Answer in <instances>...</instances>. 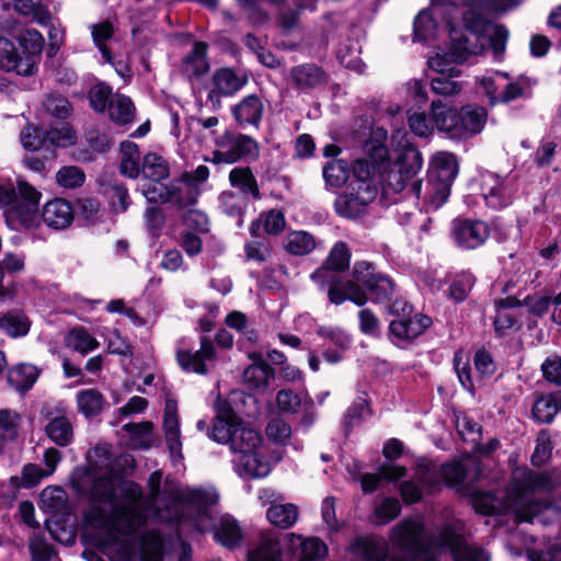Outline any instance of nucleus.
<instances>
[{
  "label": "nucleus",
  "instance_id": "nucleus-33",
  "mask_svg": "<svg viewBox=\"0 0 561 561\" xmlns=\"http://www.w3.org/2000/svg\"><path fill=\"white\" fill-rule=\"evenodd\" d=\"M48 438L59 447H66L73 440V427L65 415L51 417L45 426Z\"/></svg>",
  "mask_w": 561,
  "mask_h": 561
},
{
  "label": "nucleus",
  "instance_id": "nucleus-17",
  "mask_svg": "<svg viewBox=\"0 0 561 561\" xmlns=\"http://www.w3.org/2000/svg\"><path fill=\"white\" fill-rule=\"evenodd\" d=\"M289 81L295 89L309 92L324 87L329 81V75L320 66L306 62L290 68Z\"/></svg>",
  "mask_w": 561,
  "mask_h": 561
},
{
  "label": "nucleus",
  "instance_id": "nucleus-3",
  "mask_svg": "<svg viewBox=\"0 0 561 561\" xmlns=\"http://www.w3.org/2000/svg\"><path fill=\"white\" fill-rule=\"evenodd\" d=\"M423 525L417 520L405 519L390 534L391 543L410 556H389V547L382 538H358L352 545V551L364 561H489V553L471 546L450 527H445L433 538L431 547L423 545Z\"/></svg>",
  "mask_w": 561,
  "mask_h": 561
},
{
  "label": "nucleus",
  "instance_id": "nucleus-18",
  "mask_svg": "<svg viewBox=\"0 0 561 561\" xmlns=\"http://www.w3.org/2000/svg\"><path fill=\"white\" fill-rule=\"evenodd\" d=\"M36 64L31 56H22L15 45L5 37L0 36V68L20 76H31Z\"/></svg>",
  "mask_w": 561,
  "mask_h": 561
},
{
  "label": "nucleus",
  "instance_id": "nucleus-6",
  "mask_svg": "<svg viewBox=\"0 0 561 561\" xmlns=\"http://www.w3.org/2000/svg\"><path fill=\"white\" fill-rule=\"evenodd\" d=\"M41 196L35 187L22 180L18 181L16 188L0 186V208L8 226L13 230L35 229L39 225Z\"/></svg>",
  "mask_w": 561,
  "mask_h": 561
},
{
  "label": "nucleus",
  "instance_id": "nucleus-7",
  "mask_svg": "<svg viewBox=\"0 0 561 561\" xmlns=\"http://www.w3.org/2000/svg\"><path fill=\"white\" fill-rule=\"evenodd\" d=\"M431 113L436 128L451 139L471 138L482 131L488 113L482 106L466 105L459 111L442 101H433Z\"/></svg>",
  "mask_w": 561,
  "mask_h": 561
},
{
  "label": "nucleus",
  "instance_id": "nucleus-10",
  "mask_svg": "<svg viewBox=\"0 0 561 561\" xmlns=\"http://www.w3.org/2000/svg\"><path fill=\"white\" fill-rule=\"evenodd\" d=\"M217 149L213 151L209 161L220 164H231L244 157H257L256 141L245 135L225 131L215 140Z\"/></svg>",
  "mask_w": 561,
  "mask_h": 561
},
{
  "label": "nucleus",
  "instance_id": "nucleus-35",
  "mask_svg": "<svg viewBox=\"0 0 561 561\" xmlns=\"http://www.w3.org/2000/svg\"><path fill=\"white\" fill-rule=\"evenodd\" d=\"M76 401L79 412L88 419L99 415L105 404L104 396L93 388L78 391Z\"/></svg>",
  "mask_w": 561,
  "mask_h": 561
},
{
  "label": "nucleus",
  "instance_id": "nucleus-8",
  "mask_svg": "<svg viewBox=\"0 0 561 561\" xmlns=\"http://www.w3.org/2000/svg\"><path fill=\"white\" fill-rule=\"evenodd\" d=\"M423 159L415 148H405L398 159L387 165L382 173L385 188L399 193L412 182L422 169Z\"/></svg>",
  "mask_w": 561,
  "mask_h": 561
},
{
  "label": "nucleus",
  "instance_id": "nucleus-5",
  "mask_svg": "<svg viewBox=\"0 0 561 561\" xmlns=\"http://www.w3.org/2000/svg\"><path fill=\"white\" fill-rule=\"evenodd\" d=\"M350 264L348 248L344 242H337L331 250L325 264L311 274V279L320 289L328 288L329 300L334 305H341L350 300L357 306H364L368 296L354 282L341 280L339 272L344 271Z\"/></svg>",
  "mask_w": 561,
  "mask_h": 561
},
{
  "label": "nucleus",
  "instance_id": "nucleus-62",
  "mask_svg": "<svg viewBox=\"0 0 561 561\" xmlns=\"http://www.w3.org/2000/svg\"><path fill=\"white\" fill-rule=\"evenodd\" d=\"M476 278L471 273L457 275L449 287V297L457 302L463 301L474 285Z\"/></svg>",
  "mask_w": 561,
  "mask_h": 561
},
{
  "label": "nucleus",
  "instance_id": "nucleus-32",
  "mask_svg": "<svg viewBox=\"0 0 561 561\" xmlns=\"http://www.w3.org/2000/svg\"><path fill=\"white\" fill-rule=\"evenodd\" d=\"M108 115L118 125H128L134 122L136 107L131 99L125 94L115 93L110 101Z\"/></svg>",
  "mask_w": 561,
  "mask_h": 561
},
{
  "label": "nucleus",
  "instance_id": "nucleus-44",
  "mask_svg": "<svg viewBox=\"0 0 561 561\" xmlns=\"http://www.w3.org/2000/svg\"><path fill=\"white\" fill-rule=\"evenodd\" d=\"M407 473L404 467L397 465H385L380 467L378 474L367 473L362 477L360 483L364 492H373L377 489L381 478L396 481L403 478Z\"/></svg>",
  "mask_w": 561,
  "mask_h": 561
},
{
  "label": "nucleus",
  "instance_id": "nucleus-27",
  "mask_svg": "<svg viewBox=\"0 0 561 561\" xmlns=\"http://www.w3.org/2000/svg\"><path fill=\"white\" fill-rule=\"evenodd\" d=\"M243 539V529L231 515H222L215 526V540L228 548H237Z\"/></svg>",
  "mask_w": 561,
  "mask_h": 561
},
{
  "label": "nucleus",
  "instance_id": "nucleus-30",
  "mask_svg": "<svg viewBox=\"0 0 561 561\" xmlns=\"http://www.w3.org/2000/svg\"><path fill=\"white\" fill-rule=\"evenodd\" d=\"M207 45L197 42L193 46V50L185 56L182 62V71L188 78H198L207 72L209 65L206 59Z\"/></svg>",
  "mask_w": 561,
  "mask_h": 561
},
{
  "label": "nucleus",
  "instance_id": "nucleus-21",
  "mask_svg": "<svg viewBox=\"0 0 561 561\" xmlns=\"http://www.w3.org/2000/svg\"><path fill=\"white\" fill-rule=\"evenodd\" d=\"M42 219L51 229H66L75 219L73 207L64 198L51 199L44 205Z\"/></svg>",
  "mask_w": 561,
  "mask_h": 561
},
{
  "label": "nucleus",
  "instance_id": "nucleus-2",
  "mask_svg": "<svg viewBox=\"0 0 561 561\" xmlns=\"http://www.w3.org/2000/svg\"><path fill=\"white\" fill-rule=\"evenodd\" d=\"M431 9L422 10L414 20V38L426 42L436 37V19L444 20L449 31L454 60L465 61L491 48L500 58L505 49L508 31L503 25H490L465 0H431Z\"/></svg>",
  "mask_w": 561,
  "mask_h": 561
},
{
  "label": "nucleus",
  "instance_id": "nucleus-36",
  "mask_svg": "<svg viewBox=\"0 0 561 561\" xmlns=\"http://www.w3.org/2000/svg\"><path fill=\"white\" fill-rule=\"evenodd\" d=\"M140 171L147 181L145 184L162 183L170 174L167 161L156 153H148L144 157Z\"/></svg>",
  "mask_w": 561,
  "mask_h": 561
},
{
  "label": "nucleus",
  "instance_id": "nucleus-11",
  "mask_svg": "<svg viewBox=\"0 0 561 561\" xmlns=\"http://www.w3.org/2000/svg\"><path fill=\"white\" fill-rule=\"evenodd\" d=\"M352 276L353 278L348 282H354L365 294L367 290L373 301L388 300L394 291L393 282L387 275L377 272L375 266L368 262H356Z\"/></svg>",
  "mask_w": 561,
  "mask_h": 561
},
{
  "label": "nucleus",
  "instance_id": "nucleus-23",
  "mask_svg": "<svg viewBox=\"0 0 561 561\" xmlns=\"http://www.w3.org/2000/svg\"><path fill=\"white\" fill-rule=\"evenodd\" d=\"M237 473L244 479L248 478H264L271 471V466L259 451L247 453L237 456L233 460Z\"/></svg>",
  "mask_w": 561,
  "mask_h": 561
},
{
  "label": "nucleus",
  "instance_id": "nucleus-37",
  "mask_svg": "<svg viewBox=\"0 0 561 561\" xmlns=\"http://www.w3.org/2000/svg\"><path fill=\"white\" fill-rule=\"evenodd\" d=\"M286 226V219L280 210L272 209L261 215V217L253 221L250 227V232L253 236H261V230L268 234L280 233Z\"/></svg>",
  "mask_w": 561,
  "mask_h": 561
},
{
  "label": "nucleus",
  "instance_id": "nucleus-9",
  "mask_svg": "<svg viewBox=\"0 0 561 561\" xmlns=\"http://www.w3.org/2000/svg\"><path fill=\"white\" fill-rule=\"evenodd\" d=\"M140 191L151 204L172 203L179 207H186L195 204L197 199L196 188L184 179L181 181H172L169 184H141Z\"/></svg>",
  "mask_w": 561,
  "mask_h": 561
},
{
  "label": "nucleus",
  "instance_id": "nucleus-4",
  "mask_svg": "<svg viewBox=\"0 0 561 561\" xmlns=\"http://www.w3.org/2000/svg\"><path fill=\"white\" fill-rule=\"evenodd\" d=\"M552 488L546 473H536L529 469H516L513 472L503 506L518 523L533 519L548 507V502L535 497L539 491Z\"/></svg>",
  "mask_w": 561,
  "mask_h": 561
},
{
  "label": "nucleus",
  "instance_id": "nucleus-13",
  "mask_svg": "<svg viewBox=\"0 0 561 561\" xmlns=\"http://www.w3.org/2000/svg\"><path fill=\"white\" fill-rule=\"evenodd\" d=\"M480 191L485 205L489 208L499 210L512 203L517 192V185L515 178L511 175L502 178L486 172L481 174Z\"/></svg>",
  "mask_w": 561,
  "mask_h": 561
},
{
  "label": "nucleus",
  "instance_id": "nucleus-40",
  "mask_svg": "<svg viewBox=\"0 0 561 561\" xmlns=\"http://www.w3.org/2000/svg\"><path fill=\"white\" fill-rule=\"evenodd\" d=\"M266 517L274 526L287 529L297 522L298 507L291 503L272 504L266 511Z\"/></svg>",
  "mask_w": 561,
  "mask_h": 561
},
{
  "label": "nucleus",
  "instance_id": "nucleus-56",
  "mask_svg": "<svg viewBox=\"0 0 561 561\" xmlns=\"http://www.w3.org/2000/svg\"><path fill=\"white\" fill-rule=\"evenodd\" d=\"M20 44L23 47L22 56H31L33 61L36 62L37 55L44 46V37L34 28L26 30L20 36Z\"/></svg>",
  "mask_w": 561,
  "mask_h": 561
},
{
  "label": "nucleus",
  "instance_id": "nucleus-12",
  "mask_svg": "<svg viewBox=\"0 0 561 561\" xmlns=\"http://www.w3.org/2000/svg\"><path fill=\"white\" fill-rule=\"evenodd\" d=\"M453 58L451 50L447 54L437 53L434 57L430 58L427 64L430 68L437 75L432 78L431 87L434 93L440 95L458 94L462 85L455 79L460 76V70L455 64H459Z\"/></svg>",
  "mask_w": 561,
  "mask_h": 561
},
{
  "label": "nucleus",
  "instance_id": "nucleus-1",
  "mask_svg": "<svg viewBox=\"0 0 561 561\" xmlns=\"http://www.w3.org/2000/svg\"><path fill=\"white\" fill-rule=\"evenodd\" d=\"M94 454L104 458L95 461L73 485L79 492L90 494L92 504L85 519L96 530L95 546L111 561H130L136 557L135 531L149 517L164 523L179 522L182 527L187 524L197 531L210 528L208 506L218 500L216 489L181 488L168 497L161 496L162 473L154 471L148 479L149 500H145L138 484L118 481L105 447L96 446Z\"/></svg>",
  "mask_w": 561,
  "mask_h": 561
},
{
  "label": "nucleus",
  "instance_id": "nucleus-59",
  "mask_svg": "<svg viewBox=\"0 0 561 561\" xmlns=\"http://www.w3.org/2000/svg\"><path fill=\"white\" fill-rule=\"evenodd\" d=\"M220 207L230 217H238V226L242 225L241 216L243 214L245 202L233 192H224L219 196Z\"/></svg>",
  "mask_w": 561,
  "mask_h": 561
},
{
  "label": "nucleus",
  "instance_id": "nucleus-16",
  "mask_svg": "<svg viewBox=\"0 0 561 561\" xmlns=\"http://www.w3.org/2000/svg\"><path fill=\"white\" fill-rule=\"evenodd\" d=\"M455 242L463 249L482 245L490 236L488 225L482 220L455 219L451 226Z\"/></svg>",
  "mask_w": 561,
  "mask_h": 561
},
{
  "label": "nucleus",
  "instance_id": "nucleus-24",
  "mask_svg": "<svg viewBox=\"0 0 561 561\" xmlns=\"http://www.w3.org/2000/svg\"><path fill=\"white\" fill-rule=\"evenodd\" d=\"M239 423L240 420L231 408H220L207 435L215 442L229 444L232 438V432H234Z\"/></svg>",
  "mask_w": 561,
  "mask_h": 561
},
{
  "label": "nucleus",
  "instance_id": "nucleus-45",
  "mask_svg": "<svg viewBox=\"0 0 561 561\" xmlns=\"http://www.w3.org/2000/svg\"><path fill=\"white\" fill-rule=\"evenodd\" d=\"M273 374V369L263 359H259L244 369L243 379L249 388L260 390L267 387Z\"/></svg>",
  "mask_w": 561,
  "mask_h": 561
},
{
  "label": "nucleus",
  "instance_id": "nucleus-15",
  "mask_svg": "<svg viewBox=\"0 0 561 561\" xmlns=\"http://www.w3.org/2000/svg\"><path fill=\"white\" fill-rule=\"evenodd\" d=\"M176 359L183 370L206 375L216 363V351L213 342L203 336L199 350L192 352L191 350L179 348Z\"/></svg>",
  "mask_w": 561,
  "mask_h": 561
},
{
  "label": "nucleus",
  "instance_id": "nucleus-41",
  "mask_svg": "<svg viewBox=\"0 0 561 561\" xmlns=\"http://www.w3.org/2000/svg\"><path fill=\"white\" fill-rule=\"evenodd\" d=\"M140 152L138 146L129 140L121 144V173L130 179H136L140 174L139 167Z\"/></svg>",
  "mask_w": 561,
  "mask_h": 561
},
{
  "label": "nucleus",
  "instance_id": "nucleus-20",
  "mask_svg": "<svg viewBox=\"0 0 561 561\" xmlns=\"http://www.w3.org/2000/svg\"><path fill=\"white\" fill-rule=\"evenodd\" d=\"M213 88L209 91L211 100L221 96H231L240 91L248 82V77L236 72L230 68H220L211 78Z\"/></svg>",
  "mask_w": 561,
  "mask_h": 561
},
{
  "label": "nucleus",
  "instance_id": "nucleus-47",
  "mask_svg": "<svg viewBox=\"0 0 561 561\" xmlns=\"http://www.w3.org/2000/svg\"><path fill=\"white\" fill-rule=\"evenodd\" d=\"M247 561H282L278 539L271 535L263 536L259 547L249 551Z\"/></svg>",
  "mask_w": 561,
  "mask_h": 561
},
{
  "label": "nucleus",
  "instance_id": "nucleus-14",
  "mask_svg": "<svg viewBox=\"0 0 561 561\" xmlns=\"http://www.w3.org/2000/svg\"><path fill=\"white\" fill-rule=\"evenodd\" d=\"M376 186H370L365 182L358 185L348 183L344 194L335 199L334 207L340 216L355 218L365 211L367 205L376 198Z\"/></svg>",
  "mask_w": 561,
  "mask_h": 561
},
{
  "label": "nucleus",
  "instance_id": "nucleus-57",
  "mask_svg": "<svg viewBox=\"0 0 561 561\" xmlns=\"http://www.w3.org/2000/svg\"><path fill=\"white\" fill-rule=\"evenodd\" d=\"M507 79L508 75L502 71H495L492 75L484 76L480 79V85L482 87L491 105L500 103V93L497 90L502 88V81Z\"/></svg>",
  "mask_w": 561,
  "mask_h": 561
},
{
  "label": "nucleus",
  "instance_id": "nucleus-55",
  "mask_svg": "<svg viewBox=\"0 0 561 561\" xmlns=\"http://www.w3.org/2000/svg\"><path fill=\"white\" fill-rule=\"evenodd\" d=\"M67 503V494L60 486H47L41 493L42 507L50 511H61Z\"/></svg>",
  "mask_w": 561,
  "mask_h": 561
},
{
  "label": "nucleus",
  "instance_id": "nucleus-19",
  "mask_svg": "<svg viewBox=\"0 0 561 561\" xmlns=\"http://www.w3.org/2000/svg\"><path fill=\"white\" fill-rule=\"evenodd\" d=\"M287 548L297 561H320L328 553L327 545L317 537L304 538L290 533L286 536Z\"/></svg>",
  "mask_w": 561,
  "mask_h": 561
},
{
  "label": "nucleus",
  "instance_id": "nucleus-63",
  "mask_svg": "<svg viewBox=\"0 0 561 561\" xmlns=\"http://www.w3.org/2000/svg\"><path fill=\"white\" fill-rule=\"evenodd\" d=\"M114 94L108 85L104 83L94 84L88 94L91 107L100 113L107 110L111 98Z\"/></svg>",
  "mask_w": 561,
  "mask_h": 561
},
{
  "label": "nucleus",
  "instance_id": "nucleus-34",
  "mask_svg": "<svg viewBox=\"0 0 561 561\" xmlns=\"http://www.w3.org/2000/svg\"><path fill=\"white\" fill-rule=\"evenodd\" d=\"M317 247L314 237L304 230L288 232L284 239V248L291 255H307Z\"/></svg>",
  "mask_w": 561,
  "mask_h": 561
},
{
  "label": "nucleus",
  "instance_id": "nucleus-29",
  "mask_svg": "<svg viewBox=\"0 0 561 561\" xmlns=\"http://www.w3.org/2000/svg\"><path fill=\"white\" fill-rule=\"evenodd\" d=\"M261 443L262 437L260 433L240 422L234 432H232V438L229 444L231 451L237 456H241L255 451L261 446Z\"/></svg>",
  "mask_w": 561,
  "mask_h": 561
},
{
  "label": "nucleus",
  "instance_id": "nucleus-46",
  "mask_svg": "<svg viewBox=\"0 0 561 561\" xmlns=\"http://www.w3.org/2000/svg\"><path fill=\"white\" fill-rule=\"evenodd\" d=\"M451 184L428 178L423 201L428 209H438L449 197Z\"/></svg>",
  "mask_w": 561,
  "mask_h": 561
},
{
  "label": "nucleus",
  "instance_id": "nucleus-22",
  "mask_svg": "<svg viewBox=\"0 0 561 561\" xmlns=\"http://www.w3.org/2000/svg\"><path fill=\"white\" fill-rule=\"evenodd\" d=\"M163 430L171 457L174 459H182L180 422L176 413V403L173 400H167L165 402Z\"/></svg>",
  "mask_w": 561,
  "mask_h": 561
},
{
  "label": "nucleus",
  "instance_id": "nucleus-50",
  "mask_svg": "<svg viewBox=\"0 0 561 561\" xmlns=\"http://www.w3.org/2000/svg\"><path fill=\"white\" fill-rule=\"evenodd\" d=\"M536 81L526 76H519L515 81L505 84L500 92V102L510 103L518 98H528Z\"/></svg>",
  "mask_w": 561,
  "mask_h": 561
},
{
  "label": "nucleus",
  "instance_id": "nucleus-52",
  "mask_svg": "<svg viewBox=\"0 0 561 561\" xmlns=\"http://www.w3.org/2000/svg\"><path fill=\"white\" fill-rule=\"evenodd\" d=\"M14 10L24 15L31 16L41 25H46L50 21L48 9L42 3H35L33 0H12Z\"/></svg>",
  "mask_w": 561,
  "mask_h": 561
},
{
  "label": "nucleus",
  "instance_id": "nucleus-38",
  "mask_svg": "<svg viewBox=\"0 0 561 561\" xmlns=\"http://www.w3.org/2000/svg\"><path fill=\"white\" fill-rule=\"evenodd\" d=\"M39 375L31 364H20L8 373V382L18 391L25 392L33 387Z\"/></svg>",
  "mask_w": 561,
  "mask_h": 561
},
{
  "label": "nucleus",
  "instance_id": "nucleus-42",
  "mask_svg": "<svg viewBox=\"0 0 561 561\" xmlns=\"http://www.w3.org/2000/svg\"><path fill=\"white\" fill-rule=\"evenodd\" d=\"M229 181L241 193L250 195L253 199H260L261 194L255 176L250 168H234L229 173Z\"/></svg>",
  "mask_w": 561,
  "mask_h": 561
},
{
  "label": "nucleus",
  "instance_id": "nucleus-54",
  "mask_svg": "<svg viewBox=\"0 0 561 561\" xmlns=\"http://www.w3.org/2000/svg\"><path fill=\"white\" fill-rule=\"evenodd\" d=\"M350 170L344 160H331L323 167V178L328 185L339 187L348 179Z\"/></svg>",
  "mask_w": 561,
  "mask_h": 561
},
{
  "label": "nucleus",
  "instance_id": "nucleus-48",
  "mask_svg": "<svg viewBox=\"0 0 561 561\" xmlns=\"http://www.w3.org/2000/svg\"><path fill=\"white\" fill-rule=\"evenodd\" d=\"M139 553L141 561H162L163 540L154 530L145 533L140 539Z\"/></svg>",
  "mask_w": 561,
  "mask_h": 561
},
{
  "label": "nucleus",
  "instance_id": "nucleus-51",
  "mask_svg": "<svg viewBox=\"0 0 561 561\" xmlns=\"http://www.w3.org/2000/svg\"><path fill=\"white\" fill-rule=\"evenodd\" d=\"M360 47L357 42L348 41L347 43L341 44L336 56L340 62L358 73H362L365 69V65L359 58Z\"/></svg>",
  "mask_w": 561,
  "mask_h": 561
},
{
  "label": "nucleus",
  "instance_id": "nucleus-58",
  "mask_svg": "<svg viewBox=\"0 0 561 561\" xmlns=\"http://www.w3.org/2000/svg\"><path fill=\"white\" fill-rule=\"evenodd\" d=\"M46 140L54 146L68 147L76 142L77 136L68 124H61L46 130Z\"/></svg>",
  "mask_w": 561,
  "mask_h": 561
},
{
  "label": "nucleus",
  "instance_id": "nucleus-43",
  "mask_svg": "<svg viewBox=\"0 0 561 561\" xmlns=\"http://www.w3.org/2000/svg\"><path fill=\"white\" fill-rule=\"evenodd\" d=\"M123 428L129 433V445L133 448L148 449L154 443L151 422L128 423Z\"/></svg>",
  "mask_w": 561,
  "mask_h": 561
},
{
  "label": "nucleus",
  "instance_id": "nucleus-25",
  "mask_svg": "<svg viewBox=\"0 0 561 561\" xmlns=\"http://www.w3.org/2000/svg\"><path fill=\"white\" fill-rule=\"evenodd\" d=\"M432 324L430 317L416 314L414 318H398L390 322V333L400 340H412L421 335Z\"/></svg>",
  "mask_w": 561,
  "mask_h": 561
},
{
  "label": "nucleus",
  "instance_id": "nucleus-53",
  "mask_svg": "<svg viewBox=\"0 0 561 561\" xmlns=\"http://www.w3.org/2000/svg\"><path fill=\"white\" fill-rule=\"evenodd\" d=\"M90 28L93 43L99 48L104 61L111 62L112 55L108 47L106 46V41H108L114 34L113 25L105 21L102 23L92 24Z\"/></svg>",
  "mask_w": 561,
  "mask_h": 561
},
{
  "label": "nucleus",
  "instance_id": "nucleus-26",
  "mask_svg": "<svg viewBox=\"0 0 561 561\" xmlns=\"http://www.w3.org/2000/svg\"><path fill=\"white\" fill-rule=\"evenodd\" d=\"M264 105L255 94L243 98L232 107V115L240 125L257 127L263 116Z\"/></svg>",
  "mask_w": 561,
  "mask_h": 561
},
{
  "label": "nucleus",
  "instance_id": "nucleus-61",
  "mask_svg": "<svg viewBox=\"0 0 561 561\" xmlns=\"http://www.w3.org/2000/svg\"><path fill=\"white\" fill-rule=\"evenodd\" d=\"M376 171H380V169L368 161V159H358L353 164V176L350 184L358 185L365 182L370 186H376L373 180V175Z\"/></svg>",
  "mask_w": 561,
  "mask_h": 561
},
{
  "label": "nucleus",
  "instance_id": "nucleus-49",
  "mask_svg": "<svg viewBox=\"0 0 561 561\" xmlns=\"http://www.w3.org/2000/svg\"><path fill=\"white\" fill-rule=\"evenodd\" d=\"M67 345L82 355L99 347L98 340L82 327L73 328L66 337Z\"/></svg>",
  "mask_w": 561,
  "mask_h": 561
},
{
  "label": "nucleus",
  "instance_id": "nucleus-39",
  "mask_svg": "<svg viewBox=\"0 0 561 561\" xmlns=\"http://www.w3.org/2000/svg\"><path fill=\"white\" fill-rule=\"evenodd\" d=\"M559 411H561V391L542 396L533 405L534 419L540 423L552 422Z\"/></svg>",
  "mask_w": 561,
  "mask_h": 561
},
{
  "label": "nucleus",
  "instance_id": "nucleus-28",
  "mask_svg": "<svg viewBox=\"0 0 561 561\" xmlns=\"http://www.w3.org/2000/svg\"><path fill=\"white\" fill-rule=\"evenodd\" d=\"M458 173L456 157L450 152H437L431 160L428 178L453 184Z\"/></svg>",
  "mask_w": 561,
  "mask_h": 561
},
{
  "label": "nucleus",
  "instance_id": "nucleus-31",
  "mask_svg": "<svg viewBox=\"0 0 561 561\" xmlns=\"http://www.w3.org/2000/svg\"><path fill=\"white\" fill-rule=\"evenodd\" d=\"M31 328V321L20 310H10L0 313V331L10 337L18 339L25 336Z\"/></svg>",
  "mask_w": 561,
  "mask_h": 561
},
{
  "label": "nucleus",
  "instance_id": "nucleus-64",
  "mask_svg": "<svg viewBox=\"0 0 561 561\" xmlns=\"http://www.w3.org/2000/svg\"><path fill=\"white\" fill-rule=\"evenodd\" d=\"M85 175L75 165L62 167L56 174L57 183L65 188H76L83 184Z\"/></svg>",
  "mask_w": 561,
  "mask_h": 561
},
{
  "label": "nucleus",
  "instance_id": "nucleus-60",
  "mask_svg": "<svg viewBox=\"0 0 561 561\" xmlns=\"http://www.w3.org/2000/svg\"><path fill=\"white\" fill-rule=\"evenodd\" d=\"M43 106L49 115L60 119L68 118L72 113V107L69 101L65 96L58 94L47 95L43 102Z\"/></svg>",
  "mask_w": 561,
  "mask_h": 561
}]
</instances>
